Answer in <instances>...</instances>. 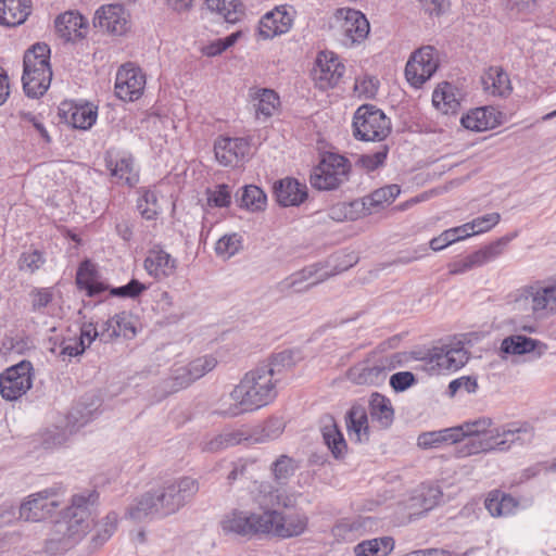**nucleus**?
<instances>
[{
    "instance_id": "obj_56",
    "label": "nucleus",
    "mask_w": 556,
    "mask_h": 556,
    "mask_svg": "<svg viewBox=\"0 0 556 556\" xmlns=\"http://www.w3.org/2000/svg\"><path fill=\"white\" fill-rule=\"evenodd\" d=\"M400 194L397 185H390L375 190L368 198L370 205L382 206L392 203Z\"/></svg>"
},
{
    "instance_id": "obj_43",
    "label": "nucleus",
    "mask_w": 556,
    "mask_h": 556,
    "mask_svg": "<svg viewBox=\"0 0 556 556\" xmlns=\"http://www.w3.org/2000/svg\"><path fill=\"white\" fill-rule=\"evenodd\" d=\"M76 283L80 289L86 290L89 296L105 290V286L97 280L96 265L88 260L80 264L76 274Z\"/></svg>"
},
{
    "instance_id": "obj_38",
    "label": "nucleus",
    "mask_w": 556,
    "mask_h": 556,
    "mask_svg": "<svg viewBox=\"0 0 556 556\" xmlns=\"http://www.w3.org/2000/svg\"><path fill=\"white\" fill-rule=\"evenodd\" d=\"M232 203V190L227 184H217L204 191L201 205L204 211L228 208Z\"/></svg>"
},
{
    "instance_id": "obj_18",
    "label": "nucleus",
    "mask_w": 556,
    "mask_h": 556,
    "mask_svg": "<svg viewBox=\"0 0 556 556\" xmlns=\"http://www.w3.org/2000/svg\"><path fill=\"white\" fill-rule=\"evenodd\" d=\"M500 222V214L490 213L481 217L475 218L470 223L462 226L450 228L443 231L438 238H432L429 243H457L466 240L471 236L479 235L491 230Z\"/></svg>"
},
{
    "instance_id": "obj_16",
    "label": "nucleus",
    "mask_w": 556,
    "mask_h": 556,
    "mask_svg": "<svg viewBox=\"0 0 556 556\" xmlns=\"http://www.w3.org/2000/svg\"><path fill=\"white\" fill-rule=\"evenodd\" d=\"M93 25L112 35H125L130 29V14L121 3L103 4L94 12Z\"/></svg>"
},
{
    "instance_id": "obj_34",
    "label": "nucleus",
    "mask_w": 556,
    "mask_h": 556,
    "mask_svg": "<svg viewBox=\"0 0 556 556\" xmlns=\"http://www.w3.org/2000/svg\"><path fill=\"white\" fill-rule=\"evenodd\" d=\"M147 271L160 279L174 274L176 269V260L163 250H152L144 261Z\"/></svg>"
},
{
    "instance_id": "obj_4",
    "label": "nucleus",
    "mask_w": 556,
    "mask_h": 556,
    "mask_svg": "<svg viewBox=\"0 0 556 556\" xmlns=\"http://www.w3.org/2000/svg\"><path fill=\"white\" fill-rule=\"evenodd\" d=\"M475 421H488L483 428H479L477 434H466L463 439L458 453L460 456H470L483 452L506 451L513 444L525 443L533 437L532 429L527 426H517L514 424L505 425L492 429V420L483 417Z\"/></svg>"
},
{
    "instance_id": "obj_24",
    "label": "nucleus",
    "mask_w": 556,
    "mask_h": 556,
    "mask_svg": "<svg viewBox=\"0 0 556 556\" xmlns=\"http://www.w3.org/2000/svg\"><path fill=\"white\" fill-rule=\"evenodd\" d=\"M469 359V354L460 341H453L433 350L431 362L440 370L455 371Z\"/></svg>"
},
{
    "instance_id": "obj_58",
    "label": "nucleus",
    "mask_w": 556,
    "mask_h": 556,
    "mask_svg": "<svg viewBox=\"0 0 556 556\" xmlns=\"http://www.w3.org/2000/svg\"><path fill=\"white\" fill-rule=\"evenodd\" d=\"M478 390V381L475 377L464 376L455 379L448 384V393L454 396L458 392L468 394L475 393Z\"/></svg>"
},
{
    "instance_id": "obj_29",
    "label": "nucleus",
    "mask_w": 556,
    "mask_h": 556,
    "mask_svg": "<svg viewBox=\"0 0 556 556\" xmlns=\"http://www.w3.org/2000/svg\"><path fill=\"white\" fill-rule=\"evenodd\" d=\"M500 254H502L501 245H483L465 257L452 262L448 265L450 273L453 275L465 273L466 270L494 260Z\"/></svg>"
},
{
    "instance_id": "obj_32",
    "label": "nucleus",
    "mask_w": 556,
    "mask_h": 556,
    "mask_svg": "<svg viewBox=\"0 0 556 556\" xmlns=\"http://www.w3.org/2000/svg\"><path fill=\"white\" fill-rule=\"evenodd\" d=\"M346 430L351 440L367 442L369 440V422L367 410L362 405H353L345 416Z\"/></svg>"
},
{
    "instance_id": "obj_61",
    "label": "nucleus",
    "mask_w": 556,
    "mask_h": 556,
    "mask_svg": "<svg viewBox=\"0 0 556 556\" xmlns=\"http://www.w3.org/2000/svg\"><path fill=\"white\" fill-rule=\"evenodd\" d=\"M45 263L42 253L38 250L24 252L20 258V268L34 273Z\"/></svg>"
},
{
    "instance_id": "obj_55",
    "label": "nucleus",
    "mask_w": 556,
    "mask_h": 556,
    "mask_svg": "<svg viewBox=\"0 0 556 556\" xmlns=\"http://www.w3.org/2000/svg\"><path fill=\"white\" fill-rule=\"evenodd\" d=\"M388 156V148L382 147L372 153L362 154L357 160V166L366 172H374L382 166Z\"/></svg>"
},
{
    "instance_id": "obj_30",
    "label": "nucleus",
    "mask_w": 556,
    "mask_h": 556,
    "mask_svg": "<svg viewBox=\"0 0 556 556\" xmlns=\"http://www.w3.org/2000/svg\"><path fill=\"white\" fill-rule=\"evenodd\" d=\"M387 375L388 370L382 362L374 365L357 364L348 371L349 380L361 386L381 384L387 379Z\"/></svg>"
},
{
    "instance_id": "obj_37",
    "label": "nucleus",
    "mask_w": 556,
    "mask_h": 556,
    "mask_svg": "<svg viewBox=\"0 0 556 556\" xmlns=\"http://www.w3.org/2000/svg\"><path fill=\"white\" fill-rule=\"evenodd\" d=\"M369 413L371 420L377 422L379 428H389L394 420V409L391 401L382 394L374 393L369 401Z\"/></svg>"
},
{
    "instance_id": "obj_10",
    "label": "nucleus",
    "mask_w": 556,
    "mask_h": 556,
    "mask_svg": "<svg viewBox=\"0 0 556 556\" xmlns=\"http://www.w3.org/2000/svg\"><path fill=\"white\" fill-rule=\"evenodd\" d=\"M333 17L345 47L358 46L367 39L370 25L365 14L361 11L351 8H340L334 12Z\"/></svg>"
},
{
    "instance_id": "obj_3",
    "label": "nucleus",
    "mask_w": 556,
    "mask_h": 556,
    "mask_svg": "<svg viewBox=\"0 0 556 556\" xmlns=\"http://www.w3.org/2000/svg\"><path fill=\"white\" fill-rule=\"evenodd\" d=\"M97 500L98 494L93 491H86L72 497L71 505L61 513L50 529L45 543L47 553L54 555L65 552L90 532L93 525L90 508Z\"/></svg>"
},
{
    "instance_id": "obj_14",
    "label": "nucleus",
    "mask_w": 556,
    "mask_h": 556,
    "mask_svg": "<svg viewBox=\"0 0 556 556\" xmlns=\"http://www.w3.org/2000/svg\"><path fill=\"white\" fill-rule=\"evenodd\" d=\"M31 364L23 361L0 375V394L7 401H16L33 386Z\"/></svg>"
},
{
    "instance_id": "obj_2",
    "label": "nucleus",
    "mask_w": 556,
    "mask_h": 556,
    "mask_svg": "<svg viewBox=\"0 0 556 556\" xmlns=\"http://www.w3.org/2000/svg\"><path fill=\"white\" fill-rule=\"evenodd\" d=\"M276 395L273 367L261 366L247 372L229 394L223 395L215 412L223 417H238L268 405Z\"/></svg>"
},
{
    "instance_id": "obj_6",
    "label": "nucleus",
    "mask_w": 556,
    "mask_h": 556,
    "mask_svg": "<svg viewBox=\"0 0 556 556\" xmlns=\"http://www.w3.org/2000/svg\"><path fill=\"white\" fill-rule=\"evenodd\" d=\"M52 71L50 48L46 43H36L24 55L23 88L27 96H42L50 87Z\"/></svg>"
},
{
    "instance_id": "obj_21",
    "label": "nucleus",
    "mask_w": 556,
    "mask_h": 556,
    "mask_svg": "<svg viewBox=\"0 0 556 556\" xmlns=\"http://www.w3.org/2000/svg\"><path fill=\"white\" fill-rule=\"evenodd\" d=\"M105 167L113 178L128 187H135L139 182V170L130 153L108 152Z\"/></svg>"
},
{
    "instance_id": "obj_20",
    "label": "nucleus",
    "mask_w": 556,
    "mask_h": 556,
    "mask_svg": "<svg viewBox=\"0 0 556 556\" xmlns=\"http://www.w3.org/2000/svg\"><path fill=\"white\" fill-rule=\"evenodd\" d=\"M321 264H314L295 271L278 282V289L285 293H304L318 283L327 280L329 275H323Z\"/></svg>"
},
{
    "instance_id": "obj_44",
    "label": "nucleus",
    "mask_w": 556,
    "mask_h": 556,
    "mask_svg": "<svg viewBox=\"0 0 556 556\" xmlns=\"http://www.w3.org/2000/svg\"><path fill=\"white\" fill-rule=\"evenodd\" d=\"M503 11L509 20L530 21L539 8V0H504Z\"/></svg>"
},
{
    "instance_id": "obj_26",
    "label": "nucleus",
    "mask_w": 556,
    "mask_h": 556,
    "mask_svg": "<svg viewBox=\"0 0 556 556\" xmlns=\"http://www.w3.org/2000/svg\"><path fill=\"white\" fill-rule=\"evenodd\" d=\"M460 123L468 130L482 132L500 126L502 113L492 106L476 108L463 115Z\"/></svg>"
},
{
    "instance_id": "obj_11",
    "label": "nucleus",
    "mask_w": 556,
    "mask_h": 556,
    "mask_svg": "<svg viewBox=\"0 0 556 556\" xmlns=\"http://www.w3.org/2000/svg\"><path fill=\"white\" fill-rule=\"evenodd\" d=\"M199 491V482L192 477H181L155 491L162 514L169 515L179 510Z\"/></svg>"
},
{
    "instance_id": "obj_64",
    "label": "nucleus",
    "mask_w": 556,
    "mask_h": 556,
    "mask_svg": "<svg viewBox=\"0 0 556 556\" xmlns=\"http://www.w3.org/2000/svg\"><path fill=\"white\" fill-rule=\"evenodd\" d=\"M415 381L414 375L409 371H400L391 376L390 384L395 391H404Z\"/></svg>"
},
{
    "instance_id": "obj_57",
    "label": "nucleus",
    "mask_w": 556,
    "mask_h": 556,
    "mask_svg": "<svg viewBox=\"0 0 556 556\" xmlns=\"http://www.w3.org/2000/svg\"><path fill=\"white\" fill-rule=\"evenodd\" d=\"M241 36L240 31L232 33L230 36L224 39H216L215 41L210 42L201 48L202 54L206 56H215L223 53L229 47L235 45L238 38Z\"/></svg>"
},
{
    "instance_id": "obj_50",
    "label": "nucleus",
    "mask_w": 556,
    "mask_h": 556,
    "mask_svg": "<svg viewBox=\"0 0 556 556\" xmlns=\"http://www.w3.org/2000/svg\"><path fill=\"white\" fill-rule=\"evenodd\" d=\"M484 505L493 517L508 516L517 508V502L514 497L500 492L490 493Z\"/></svg>"
},
{
    "instance_id": "obj_54",
    "label": "nucleus",
    "mask_w": 556,
    "mask_h": 556,
    "mask_svg": "<svg viewBox=\"0 0 556 556\" xmlns=\"http://www.w3.org/2000/svg\"><path fill=\"white\" fill-rule=\"evenodd\" d=\"M114 321L116 324L115 331L118 337H124L125 339H132L137 334V321L135 317L127 313L121 312L114 315Z\"/></svg>"
},
{
    "instance_id": "obj_5",
    "label": "nucleus",
    "mask_w": 556,
    "mask_h": 556,
    "mask_svg": "<svg viewBox=\"0 0 556 556\" xmlns=\"http://www.w3.org/2000/svg\"><path fill=\"white\" fill-rule=\"evenodd\" d=\"M515 319H545L556 313V279L536 281L515 290L508 300Z\"/></svg>"
},
{
    "instance_id": "obj_12",
    "label": "nucleus",
    "mask_w": 556,
    "mask_h": 556,
    "mask_svg": "<svg viewBox=\"0 0 556 556\" xmlns=\"http://www.w3.org/2000/svg\"><path fill=\"white\" fill-rule=\"evenodd\" d=\"M439 53L431 46L414 51L405 66V78L414 88H420L428 81L439 67Z\"/></svg>"
},
{
    "instance_id": "obj_62",
    "label": "nucleus",
    "mask_w": 556,
    "mask_h": 556,
    "mask_svg": "<svg viewBox=\"0 0 556 556\" xmlns=\"http://www.w3.org/2000/svg\"><path fill=\"white\" fill-rule=\"evenodd\" d=\"M31 306L34 311H40L48 306L53 299V293L49 288H38L30 292Z\"/></svg>"
},
{
    "instance_id": "obj_17",
    "label": "nucleus",
    "mask_w": 556,
    "mask_h": 556,
    "mask_svg": "<svg viewBox=\"0 0 556 556\" xmlns=\"http://www.w3.org/2000/svg\"><path fill=\"white\" fill-rule=\"evenodd\" d=\"M61 501L53 491H42L31 494L20 506V518L25 521L38 522L49 516L60 506Z\"/></svg>"
},
{
    "instance_id": "obj_59",
    "label": "nucleus",
    "mask_w": 556,
    "mask_h": 556,
    "mask_svg": "<svg viewBox=\"0 0 556 556\" xmlns=\"http://www.w3.org/2000/svg\"><path fill=\"white\" fill-rule=\"evenodd\" d=\"M188 365L191 367L193 377L198 380L212 371L216 367L217 361L215 357L206 355L190 362Z\"/></svg>"
},
{
    "instance_id": "obj_7",
    "label": "nucleus",
    "mask_w": 556,
    "mask_h": 556,
    "mask_svg": "<svg viewBox=\"0 0 556 556\" xmlns=\"http://www.w3.org/2000/svg\"><path fill=\"white\" fill-rule=\"evenodd\" d=\"M353 135L363 141H382L391 132L390 118L371 104L361 105L353 116Z\"/></svg>"
},
{
    "instance_id": "obj_13",
    "label": "nucleus",
    "mask_w": 556,
    "mask_h": 556,
    "mask_svg": "<svg viewBox=\"0 0 556 556\" xmlns=\"http://www.w3.org/2000/svg\"><path fill=\"white\" fill-rule=\"evenodd\" d=\"M147 77L142 70L132 63L119 66L115 76V96L125 102L139 100L146 89Z\"/></svg>"
},
{
    "instance_id": "obj_1",
    "label": "nucleus",
    "mask_w": 556,
    "mask_h": 556,
    "mask_svg": "<svg viewBox=\"0 0 556 556\" xmlns=\"http://www.w3.org/2000/svg\"><path fill=\"white\" fill-rule=\"evenodd\" d=\"M253 501L262 511L233 508L226 513L219 522L225 534L248 540L263 535L291 539L302 535L307 530L308 517L305 513L287 514L275 508H290L295 504L294 496L282 488L262 481L253 492Z\"/></svg>"
},
{
    "instance_id": "obj_48",
    "label": "nucleus",
    "mask_w": 556,
    "mask_h": 556,
    "mask_svg": "<svg viewBox=\"0 0 556 556\" xmlns=\"http://www.w3.org/2000/svg\"><path fill=\"white\" fill-rule=\"evenodd\" d=\"M267 206V195L262 188L255 185H247L242 188L240 197V207L251 213L265 211Z\"/></svg>"
},
{
    "instance_id": "obj_63",
    "label": "nucleus",
    "mask_w": 556,
    "mask_h": 556,
    "mask_svg": "<svg viewBox=\"0 0 556 556\" xmlns=\"http://www.w3.org/2000/svg\"><path fill=\"white\" fill-rule=\"evenodd\" d=\"M146 286L140 281L132 279L126 286L114 288L111 290V294L123 298H136L146 290Z\"/></svg>"
},
{
    "instance_id": "obj_22",
    "label": "nucleus",
    "mask_w": 556,
    "mask_h": 556,
    "mask_svg": "<svg viewBox=\"0 0 556 556\" xmlns=\"http://www.w3.org/2000/svg\"><path fill=\"white\" fill-rule=\"evenodd\" d=\"M217 162L223 166H238L250 152V143L243 138L219 137L214 144Z\"/></svg>"
},
{
    "instance_id": "obj_27",
    "label": "nucleus",
    "mask_w": 556,
    "mask_h": 556,
    "mask_svg": "<svg viewBox=\"0 0 556 556\" xmlns=\"http://www.w3.org/2000/svg\"><path fill=\"white\" fill-rule=\"evenodd\" d=\"M33 12L31 0H0V26L23 25Z\"/></svg>"
},
{
    "instance_id": "obj_15",
    "label": "nucleus",
    "mask_w": 556,
    "mask_h": 556,
    "mask_svg": "<svg viewBox=\"0 0 556 556\" xmlns=\"http://www.w3.org/2000/svg\"><path fill=\"white\" fill-rule=\"evenodd\" d=\"M58 115L67 126L88 130L97 122L98 106L88 101L64 100L58 106Z\"/></svg>"
},
{
    "instance_id": "obj_31",
    "label": "nucleus",
    "mask_w": 556,
    "mask_h": 556,
    "mask_svg": "<svg viewBox=\"0 0 556 556\" xmlns=\"http://www.w3.org/2000/svg\"><path fill=\"white\" fill-rule=\"evenodd\" d=\"M481 84L483 90L494 97H506L513 90L508 74L497 65L490 66L483 72Z\"/></svg>"
},
{
    "instance_id": "obj_51",
    "label": "nucleus",
    "mask_w": 556,
    "mask_h": 556,
    "mask_svg": "<svg viewBox=\"0 0 556 556\" xmlns=\"http://www.w3.org/2000/svg\"><path fill=\"white\" fill-rule=\"evenodd\" d=\"M118 515L115 511H110L102 519H100L94 526V533L91 538V543L96 548L102 546L110 540L113 533L117 529Z\"/></svg>"
},
{
    "instance_id": "obj_19",
    "label": "nucleus",
    "mask_w": 556,
    "mask_h": 556,
    "mask_svg": "<svg viewBox=\"0 0 556 556\" xmlns=\"http://www.w3.org/2000/svg\"><path fill=\"white\" fill-rule=\"evenodd\" d=\"M295 10L288 4H281L267 12L260 21L258 35L263 39L287 34L293 26Z\"/></svg>"
},
{
    "instance_id": "obj_60",
    "label": "nucleus",
    "mask_w": 556,
    "mask_h": 556,
    "mask_svg": "<svg viewBox=\"0 0 556 556\" xmlns=\"http://www.w3.org/2000/svg\"><path fill=\"white\" fill-rule=\"evenodd\" d=\"M227 447L248 442L252 444L251 428L241 427L239 429L224 431Z\"/></svg>"
},
{
    "instance_id": "obj_8",
    "label": "nucleus",
    "mask_w": 556,
    "mask_h": 556,
    "mask_svg": "<svg viewBox=\"0 0 556 556\" xmlns=\"http://www.w3.org/2000/svg\"><path fill=\"white\" fill-rule=\"evenodd\" d=\"M351 164L346 157L326 153L313 168L309 182L317 190H333L348 179Z\"/></svg>"
},
{
    "instance_id": "obj_41",
    "label": "nucleus",
    "mask_w": 556,
    "mask_h": 556,
    "mask_svg": "<svg viewBox=\"0 0 556 556\" xmlns=\"http://www.w3.org/2000/svg\"><path fill=\"white\" fill-rule=\"evenodd\" d=\"M433 105L444 114L454 113L459 108L456 88L450 83H441L432 93Z\"/></svg>"
},
{
    "instance_id": "obj_9",
    "label": "nucleus",
    "mask_w": 556,
    "mask_h": 556,
    "mask_svg": "<svg viewBox=\"0 0 556 556\" xmlns=\"http://www.w3.org/2000/svg\"><path fill=\"white\" fill-rule=\"evenodd\" d=\"M345 72L341 58L333 51L325 50L317 53L311 75L316 88L329 90L342 81Z\"/></svg>"
},
{
    "instance_id": "obj_47",
    "label": "nucleus",
    "mask_w": 556,
    "mask_h": 556,
    "mask_svg": "<svg viewBox=\"0 0 556 556\" xmlns=\"http://www.w3.org/2000/svg\"><path fill=\"white\" fill-rule=\"evenodd\" d=\"M205 8L228 23H236L242 14L239 0H205Z\"/></svg>"
},
{
    "instance_id": "obj_40",
    "label": "nucleus",
    "mask_w": 556,
    "mask_h": 556,
    "mask_svg": "<svg viewBox=\"0 0 556 556\" xmlns=\"http://www.w3.org/2000/svg\"><path fill=\"white\" fill-rule=\"evenodd\" d=\"M395 541L392 536L364 540L353 548L355 556H388L392 553Z\"/></svg>"
},
{
    "instance_id": "obj_53",
    "label": "nucleus",
    "mask_w": 556,
    "mask_h": 556,
    "mask_svg": "<svg viewBox=\"0 0 556 556\" xmlns=\"http://www.w3.org/2000/svg\"><path fill=\"white\" fill-rule=\"evenodd\" d=\"M379 89V80L369 75H361L356 77L353 92L359 99H372Z\"/></svg>"
},
{
    "instance_id": "obj_39",
    "label": "nucleus",
    "mask_w": 556,
    "mask_h": 556,
    "mask_svg": "<svg viewBox=\"0 0 556 556\" xmlns=\"http://www.w3.org/2000/svg\"><path fill=\"white\" fill-rule=\"evenodd\" d=\"M358 254L350 247L340 249L332 254L327 261L326 266L323 265L321 274L329 275V278L344 270H348L358 262Z\"/></svg>"
},
{
    "instance_id": "obj_49",
    "label": "nucleus",
    "mask_w": 556,
    "mask_h": 556,
    "mask_svg": "<svg viewBox=\"0 0 556 556\" xmlns=\"http://www.w3.org/2000/svg\"><path fill=\"white\" fill-rule=\"evenodd\" d=\"M137 210L146 220H155L161 213L157 193L151 188H141L137 200Z\"/></svg>"
},
{
    "instance_id": "obj_45",
    "label": "nucleus",
    "mask_w": 556,
    "mask_h": 556,
    "mask_svg": "<svg viewBox=\"0 0 556 556\" xmlns=\"http://www.w3.org/2000/svg\"><path fill=\"white\" fill-rule=\"evenodd\" d=\"M298 469L299 462L296 459L287 454L279 455L269 466L275 486L280 488L279 485L286 484Z\"/></svg>"
},
{
    "instance_id": "obj_36",
    "label": "nucleus",
    "mask_w": 556,
    "mask_h": 556,
    "mask_svg": "<svg viewBox=\"0 0 556 556\" xmlns=\"http://www.w3.org/2000/svg\"><path fill=\"white\" fill-rule=\"evenodd\" d=\"M251 98L255 106L256 115L264 118L271 117L280 109V98L273 89L258 88L251 92Z\"/></svg>"
},
{
    "instance_id": "obj_35",
    "label": "nucleus",
    "mask_w": 556,
    "mask_h": 556,
    "mask_svg": "<svg viewBox=\"0 0 556 556\" xmlns=\"http://www.w3.org/2000/svg\"><path fill=\"white\" fill-rule=\"evenodd\" d=\"M286 422L281 417L271 416L251 428L252 444H264L277 440L285 431Z\"/></svg>"
},
{
    "instance_id": "obj_23",
    "label": "nucleus",
    "mask_w": 556,
    "mask_h": 556,
    "mask_svg": "<svg viewBox=\"0 0 556 556\" xmlns=\"http://www.w3.org/2000/svg\"><path fill=\"white\" fill-rule=\"evenodd\" d=\"M56 34L65 41L77 42L86 38L89 31L88 20L78 11L61 13L54 22Z\"/></svg>"
},
{
    "instance_id": "obj_46",
    "label": "nucleus",
    "mask_w": 556,
    "mask_h": 556,
    "mask_svg": "<svg viewBox=\"0 0 556 556\" xmlns=\"http://www.w3.org/2000/svg\"><path fill=\"white\" fill-rule=\"evenodd\" d=\"M162 513L159 498L154 492L143 494L128 510V516L135 521H143L149 517Z\"/></svg>"
},
{
    "instance_id": "obj_52",
    "label": "nucleus",
    "mask_w": 556,
    "mask_h": 556,
    "mask_svg": "<svg viewBox=\"0 0 556 556\" xmlns=\"http://www.w3.org/2000/svg\"><path fill=\"white\" fill-rule=\"evenodd\" d=\"M488 421H468L457 427L440 430L441 441L450 443H460L466 434H477L479 428H483Z\"/></svg>"
},
{
    "instance_id": "obj_25",
    "label": "nucleus",
    "mask_w": 556,
    "mask_h": 556,
    "mask_svg": "<svg viewBox=\"0 0 556 556\" xmlns=\"http://www.w3.org/2000/svg\"><path fill=\"white\" fill-rule=\"evenodd\" d=\"M501 351L510 355L533 354L540 358L548 351V345L544 341L533 339L525 334H511L503 339Z\"/></svg>"
},
{
    "instance_id": "obj_33",
    "label": "nucleus",
    "mask_w": 556,
    "mask_h": 556,
    "mask_svg": "<svg viewBox=\"0 0 556 556\" xmlns=\"http://www.w3.org/2000/svg\"><path fill=\"white\" fill-rule=\"evenodd\" d=\"M321 435L332 456L336 459H343L348 453V444L332 417L327 416L324 418Z\"/></svg>"
},
{
    "instance_id": "obj_28",
    "label": "nucleus",
    "mask_w": 556,
    "mask_h": 556,
    "mask_svg": "<svg viewBox=\"0 0 556 556\" xmlns=\"http://www.w3.org/2000/svg\"><path fill=\"white\" fill-rule=\"evenodd\" d=\"M275 195L282 206H298L307 199V187L294 178H285L275 185Z\"/></svg>"
},
{
    "instance_id": "obj_42",
    "label": "nucleus",
    "mask_w": 556,
    "mask_h": 556,
    "mask_svg": "<svg viewBox=\"0 0 556 556\" xmlns=\"http://www.w3.org/2000/svg\"><path fill=\"white\" fill-rule=\"evenodd\" d=\"M195 378L189 365L174 366L169 376L162 382L165 395L178 392L193 383Z\"/></svg>"
}]
</instances>
